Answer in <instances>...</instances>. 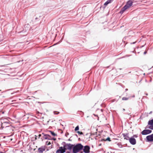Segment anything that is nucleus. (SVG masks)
<instances>
[{"instance_id": "nucleus-43", "label": "nucleus", "mask_w": 153, "mask_h": 153, "mask_svg": "<svg viewBox=\"0 0 153 153\" xmlns=\"http://www.w3.org/2000/svg\"><path fill=\"white\" fill-rule=\"evenodd\" d=\"M119 69L120 70H121V69H121V68H119Z\"/></svg>"}, {"instance_id": "nucleus-45", "label": "nucleus", "mask_w": 153, "mask_h": 153, "mask_svg": "<svg viewBox=\"0 0 153 153\" xmlns=\"http://www.w3.org/2000/svg\"><path fill=\"white\" fill-rule=\"evenodd\" d=\"M135 149L134 148H133V150H134Z\"/></svg>"}, {"instance_id": "nucleus-34", "label": "nucleus", "mask_w": 153, "mask_h": 153, "mask_svg": "<svg viewBox=\"0 0 153 153\" xmlns=\"http://www.w3.org/2000/svg\"><path fill=\"white\" fill-rule=\"evenodd\" d=\"M68 140V141H71V140L70 139V138Z\"/></svg>"}, {"instance_id": "nucleus-7", "label": "nucleus", "mask_w": 153, "mask_h": 153, "mask_svg": "<svg viewBox=\"0 0 153 153\" xmlns=\"http://www.w3.org/2000/svg\"><path fill=\"white\" fill-rule=\"evenodd\" d=\"M128 140H129L130 143L132 145H134L136 143V139L133 137L129 138Z\"/></svg>"}, {"instance_id": "nucleus-12", "label": "nucleus", "mask_w": 153, "mask_h": 153, "mask_svg": "<svg viewBox=\"0 0 153 153\" xmlns=\"http://www.w3.org/2000/svg\"><path fill=\"white\" fill-rule=\"evenodd\" d=\"M51 136L49 134H44V138L45 140H50Z\"/></svg>"}, {"instance_id": "nucleus-4", "label": "nucleus", "mask_w": 153, "mask_h": 153, "mask_svg": "<svg viewBox=\"0 0 153 153\" xmlns=\"http://www.w3.org/2000/svg\"><path fill=\"white\" fill-rule=\"evenodd\" d=\"M66 152V151L63 147H59L56 153H64Z\"/></svg>"}, {"instance_id": "nucleus-48", "label": "nucleus", "mask_w": 153, "mask_h": 153, "mask_svg": "<svg viewBox=\"0 0 153 153\" xmlns=\"http://www.w3.org/2000/svg\"><path fill=\"white\" fill-rule=\"evenodd\" d=\"M5 97L4 96H3V97Z\"/></svg>"}, {"instance_id": "nucleus-40", "label": "nucleus", "mask_w": 153, "mask_h": 153, "mask_svg": "<svg viewBox=\"0 0 153 153\" xmlns=\"http://www.w3.org/2000/svg\"><path fill=\"white\" fill-rule=\"evenodd\" d=\"M141 81V80L139 82V83H140V82Z\"/></svg>"}, {"instance_id": "nucleus-44", "label": "nucleus", "mask_w": 153, "mask_h": 153, "mask_svg": "<svg viewBox=\"0 0 153 153\" xmlns=\"http://www.w3.org/2000/svg\"><path fill=\"white\" fill-rule=\"evenodd\" d=\"M61 125L62 126H63V125H62V124H61Z\"/></svg>"}, {"instance_id": "nucleus-13", "label": "nucleus", "mask_w": 153, "mask_h": 153, "mask_svg": "<svg viewBox=\"0 0 153 153\" xmlns=\"http://www.w3.org/2000/svg\"><path fill=\"white\" fill-rule=\"evenodd\" d=\"M114 0H108L104 4V5L105 6H107L108 4L111 3Z\"/></svg>"}, {"instance_id": "nucleus-27", "label": "nucleus", "mask_w": 153, "mask_h": 153, "mask_svg": "<svg viewBox=\"0 0 153 153\" xmlns=\"http://www.w3.org/2000/svg\"><path fill=\"white\" fill-rule=\"evenodd\" d=\"M40 17H41V16H39V17H36V18H35V19L36 20H37V19H39V18Z\"/></svg>"}, {"instance_id": "nucleus-32", "label": "nucleus", "mask_w": 153, "mask_h": 153, "mask_svg": "<svg viewBox=\"0 0 153 153\" xmlns=\"http://www.w3.org/2000/svg\"><path fill=\"white\" fill-rule=\"evenodd\" d=\"M152 111H151L149 113V114H151L152 113Z\"/></svg>"}, {"instance_id": "nucleus-14", "label": "nucleus", "mask_w": 153, "mask_h": 153, "mask_svg": "<svg viewBox=\"0 0 153 153\" xmlns=\"http://www.w3.org/2000/svg\"><path fill=\"white\" fill-rule=\"evenodd\" d=\"M1 123L2 125L4 124H9V123L7 121H4L3 120L1 121Z\"/></svg>"}, {"instance_id": "nucleus-33", "label": "nucleus", "mask_w": 153, "mask_h": 153, "mask_svg": "<svg viewBox=\"0 0 153 153\" xmlns=\"http://www.w3.org/2000/svg\"><path fill=\"white\" fill-rule=\"evenodd\" d=\"M42 134H43L44 135V134H44V133H42ZM43 137L44 138V136H43Z\"/></svg>"}, {"instance_id": "nucleus-38", "label": "nucleus", "mask_w": 153, "mask_h": 153, "mask_svg": "<svg viewBox=\"0 0 153 153\" xmlns=\"http://www.w3.org/2000/svg\"><path fill=\"white\" fill-rule=\"evenodd\" d=\"M146 94V95H148V94H147V93H146V94Z\"/></svg>"}, {"instance_id": "nucleus-23", "label": "nucleus", "mask_w": 153, "mask_h": 153, "mask_svg": "<svg viewBox=\"0 0 153 153\" xmlns=\"http://www.w3.org/2000/svg\"><path fill=\"white\" fill-rule=\"evenodd\" d=\"M67 143H66L65 142H63L61 144H62V145H63V147H64V146H65V145L66 144H67Z\"/></svg>"}, {"instance_id": "nucleus-25", "label": "nucleus", "mask_w": 153, "mask_h": 153, "mask_svg": "<svg viewBox=\"0 0 153 153\" xmlns=\"http://www.w3.org/2000/svg\"><path fill=\"white\" fill-rule=\"evenodd\" d=\"M53 113L54 114H58L59 113V112H58L54 111Z\"/></svg>"}, {"instance_id": "nucleus-30", "label": "nucleus", "mask_w": 153, "mask_h": 153, "mask_svg": "<svg viewBox=\"0 0 153 153\" xmlns=\"http://www.w3.org/2000/svg\"><path fill=\"white\" fill-rule=\"evenodd\" d=\"M136 43V42H131V44H135V43Z\"/></svg>"}, {"instance_id": "nucleus-31", "label": "nucleus", "mask_w": 153, "mask_h": 153, "mask_svg": "<svg viewBox=\"0 0 153 153\" xmlns=\"http://www.w3.org/2000/svg\"><path fill=\"white\" fill-rule=\"evenodd\" d=\"M147 53V51H145L144 52V54H146Z\"/></svg>"}, {"instance_id": "nucleus-11", "label": "nucleus", "mask_w": 153, "mask_h": 153, "mask_svg": "<svg viewBox=\"0 0 153 153\" xmlns=\"http://www.w3.org/2000/svg\"><path fill=\"white\" fill-rule=\"evenodd\" d=\"M127 9V8L126 7V6L124 5V6L123 8H122L120 11L119 12L120 13L122 14Z\"/></svg>"}, {"instance_id": "nucleus-16", "label": "nucleus", "mask_w": 153, "mask_h": 153, "mask_svg": "<svg viewBox=\"0 0 153 153\" xmlns=\"http://www.w3.org/2000/svg\"><path fill=\"white\" fill-rule=\"evenodd\" d=\"M117 145L118 146V147L120 148H121L122 147V145L121 144V143H117Z\"/></svg>"}, {"instance_id": "nucleus-17", "label": "nucleus", "mask_w": 153, "mask_h": 153, "mask_svg": "<svg viewBox=\"0 0 153 153\" xmlns=\"http://www.w3.org/2000/svg\"><path fill=\"white\" fill-rule=\"evenodd\" d=\"M79 129V126H77L75 128L74 130L75 131H76L78 130Z\"/></svg>"}, {"instance_id": "nucleus-36", "label": "nucleus", "mask_w": 153, "mask_h": 153, "mask_svg": "<svg viewBox=\"0 0 153 153\" xmlns=\"http://www.w3.org/2000/svg\"><path fill=\"white\" fill-rule=\"evenodd\" d=\"M0 153H5V152H0Z\"/></svg>"}, {"instance_id": "nucleus-18", "label": "nucleus", "mask_w": 153, "mask_h": 153, "mask_svg": "<svg viewBox=\"0 0 153 153\" xmlns=\"http://www.w3.org/2000/svg\"><path fill=\"white\" fill-rule=\"evenodd\" d=\"M104 141H111V140L110 138L109 137H107L106 138V139L105 140H104Z\"/></svg>"}, {"instance_id": "nucleus-47", "label": "nucleus", "mask_w": 153, "mask_h": 153, "mask_svg": "<svg viewBox=\"0 0 153 153\" xmlns=\"http://www.w3.org/2000/svg\"><path fill=\"white\" fill-rule=\"evenodd\" d=\"M134 97V96H133V97Z\"/></svg>"}, {"instance_id": "nucleus-37", "label": "nucleus", "mask_w": 153, "mask_h": 153, "mask_svg": "<svg viewBox=\"0 0 153 153\" xmlns=\"http://www.w3.org/2000/svg\"><path fill=\"white\" fill-rule=\"evenodd\" d=\"M76 137H78V135L76 134L75 135Z\"/></svg>"}, {"instance_id": "nucleus-10", "label": "nucleus", "mask_w": 153, "mask_h": 153, "mask_svg": "<svg viewBox=\"0 0 153 153\" xmlns=\"http://www.w3.org/2000/svg\"><path fill=\"white\" fill-rule=\"evenodd\" d=\"M128 133H123L122 135L124 137V139L125 140H128L129 139V137L128 136Z\"/></svg>"}, {"instance_id": "nucleus-1", "label": "nucleus", "mask_w": 153, "mask_h": 153, "mask_svg": "<svg viewBox=\"0 0 153 153\" xmlns=\"http://www.w3.org/2000/svg\"><path fill=\"white\" fill-rule=\"evenodd\" d=\"M73 153H77L83 149L84 146L80 143L74 144Z\"/></svg>"}, {"instance_id": "nucleus-42", "label": "nucleus", "mask_w": 153, "mask_h": 153, "mask_svg": "<svg viewBox=\"0 0 153 153\" xmlns=\"http://www.w3.org/2000/svg\"><path fill=\"white\" fill-rule=\"evenodd\" d=\"M4 111H3V112H2V114H4Z\"/></svg>"}, {"instance_id": "nucleus-6", "label": "nucleus", "mask_w": 153, "mask_h": 153, "mask_svg": "<svg viewBox=\"0 0 153 153\" xmlns=\"http://www.w3.org/2000/svg\"><path fill=\"white\" fill-rule=\"evenodd\" d=\"M152 132V131L150 129H145L143 131L141 134L143 135H145L149 134Z\"/></svg>"}, {"instance_id": "nucleus-2", "label": "nucleus", "mask_w": 153, "mask_h": 153, "mask_svg": "<svg viewBox=\"0 0 153 153\" xmlns=\"http://www.w3.org/2000/svg\"><path fill=\"white\" fill-rule=\"evenodd\" d=\"M74 144H72L71 143H68L66 144L65 146H64V148H65V151L67 150H71L72 149L73 150Z\"/></svg>"}, {"instance_id": "nucleus-35", "label": "nucleus", "mask_w": 153, "mask_h": 153, "mask_svg": "<svg viewBox=\"0 0 153 153\" xmlns=\"http://www.w3.org/2000/svg\"><path fill=\"white\" fill-rule=\"evenodd\" d=\"M123 111H125V109L124 108H123Z\"/></svg>"}, {"instance_id": "nucleus-15", "label": "nucleus", "mask_w": 153, "mask_h": 153, "mask_svg": "<svg viewBox=\"0 0 153 153\" xmlns=\"http://www.w3.org/2000/svg\"><path fill=\"white\" fill-rule=\"evenodd\" d=\"M48 131L49 132L51 133V135L53 136H55L57 135V134L54 133L53 131L49 130Z\"/></svg>"}, {"instance_id": "nucleus-46", "label": "nucleus", "mask_w": 153, "mask_h": 153, "mask_svg": "<svg viewBox=\"0 0 153 153\" xmlns=\"http://www.w3.org/2000/svg\"><path fill=\"white\" fill-rule=\"evenodd\" d=\"M59 139H60V138H59Z\"/></svg>"}, {"instance_id": "nucleus-3", "label": "nucleus", "mask_w": 153, "mask_h": 153, "mask_svg": "<svg viewBox=\"0 0 153 153\" xmlns=\"http://www.w3.org/2000/svg\"><path fill=\"white\" fill-rule=\"evenodd\" d=\"M146 141L147 142H153V134L147 136L146 137Z\"/></svg>"}, {"instance_id": "nucleus-39", "label": "nucleus", "mask_w": 153, "mask_h": 153, "mask_svg": "<svg viewBox=\"0 0 153 153\" xmlns=\"http://www.w3.org/2000/svg\"><path fill=\"white\" fill-rule=\"evenodd\" d=\"M48 150H48V149H46V151H48Z\"/></svg>"}, {"instance_id": "nucleus-19", "label": "nucleus", "mask_w": 153, "mask_h": 153, "mask_svg": "<svg viewBox=\"0 0 153 153\" xmlns=\"http://www.w3.org/2000/svg\"><path fill=\"white\" fill-rule=\"evenodd\" d=\"M45 144H46V145H48V146L49 145H50L51 144V143L50 142H49L48 141H47L46 142Z\"/></svg>"}, {"instance_id": "nucleus-9", "label": "nucleus", "mask_w": 153, "mask_h": 153, "mask_svg": "<svg viewBox=\"0 0 153 153\" xmlns=\"http://www.w3.org/2000/svg\"><path fill=\"white\" fill-rule=\"evenodd\" d=\"M148 125L151 126H149L148 128L149 129L153 130V119L149 120L148 121Z\"/></svg>"}, {"instance_id": "nucleus-8", "label": "nucleus", "mask_w": 153, "mask_h": 153, "mask_svg": "<svg viewBox=\"0 0 153 153\" xmlns=\"http://www.w3.org/2000/svg\"><path fill=\"white\" fill-rule=\"evenodd\" d=\"M46 146H42L38 149V151L39 153H42L46 149Z\"/></svg>"}, {"instance_id": "nucleus-29", "label": "nucleus", "mask_w": 153, "mask_h": 153, "mask_svg": "<svg viewBox=\"0 0 153 153\" xmlns=\"http://www.w3.org/2000/svg\"><path fill=\"white\" fill-rule=\"evenodd\" d=\"M42 135L41 134H39L38 135L39 138L40 137H41Z\"/></svg>"}, {"instance_id": "nucleus-22", "label": "nucleus", "mask_w": 153, "mask_h": 153, "mask_svg": "<svg viewBox=\"0 0 153 153\" xmlns=\"http://www.w3.org/2000/svg\"><path fill=\"white\" fill-rule=\"evenodd\" d=\"M137 134H134L133 135V136L131 137H133V138H137L138 137Z\"/></svg>"}, {"instance_id": "nucleus-20", "label": "nucleus", "mask_w": 153, "mask_h": 153, "mask_svg": "<svg viewBox=\"0 0 153 153\" xmlns=\"http://www.w3.org/2000/svg\"><path fill=\"white\" fill-rule=\"evenodd\" d=\"M128 98L124 97L122 98V100H128Z\"/></svg>"}, {"instance_id": "nucleus-41", "label": "nucleus", "mask_w": 153, "mask_h": 153, "mask_svg": "<svg viewBox=\"0 0 153 153\" xmlns=\"http://www.w3.org/2000/svg\"><path fill=\"white\" fill-rule=\"evenodd\" d=\"M126 91H127L128 90V89H126Z\"/></svg>"}, {"instance_id": "nucleus-5", "label": "nucleus", "mask_w": 153, "mask_h": 153, "mask_svg": "<svg viewBox=\"0 0 153 153\" xmlns=\"http://www.w3.org/2000/svg\"><path fill=\"white\" fill-rule=\"evenodd\" d=\"M90 147L86 145L84 146L83 149V152L85 153H89L90 152Z\"/></svg>"}, {"instance_id": "nucleus-28", "label": "nucleus", "mask_w": 153, "mask_h": 153, "mask_svg": "<svg viewBox=\"0 0 153 153\" xmlns=\"http://www.w3.org/2000/svg\"><path fill=\"white\" fill-rule=\"evenodd\" d=\"M69 135V133H68V132H67V133L65 134V136H67V135Z\"/></svg>"}, {"instance_id": "nucleus-21", "label": "nucleus", "mask_w": 153, "mask_h": 153, "mask_svg": "<svg viewBox=\"0 0 153 153\" xmlns=\"http://www.w3.org/2000/svg\"><path fill=\"white\" fill-rule=\"evenodd\" d=\"M79 135H82L83 134V133L82 132H80L79 131H78L76 132Z\"/></svg>"}, {"instance_id": "nucleus-26", "label": "nucleus", "mask_w": 153, "mask_h": 153, "mask_svg": "<svg viewBox=\"0 0 153 153\" xmlns=\"http://www.w3.org/2000/svg\"><path fill=\"white\" fill-rule=\"evenodd\" d=\"M26 30L25 31H24V30H22V31L20 32H19V33H23L24 32V33H26Z\"/></svg>"}, {"instance_id": "nucleus-24", "label": "nucleus", "mask_w": 153, "mask_h": 153, "mask_svg": "<svg viewBox=\"0 0 153 153\" xmlns=\"http://www.w3.org/2000/svg\"><path fill=\"white\" fill-rule=\"evenodd\" d=\"M50 140H53L54 141H55L56 140V138H55L54 137L51 138H51Z\"/></svg>"}]
</instances>
